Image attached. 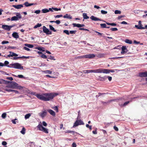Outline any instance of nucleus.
<instances>
[{
	"label": "nucleus",
	"instance_id": "nucleus-1",
	"mask_svg": "<svg viewBox=\"0 0 147 147\" xmlns=\"http://www.w3.org/2000/svg\"><path fill=\"white\" fill-rule=\"evenodd\" d=\"M28 93L30 94L34 95L38 99L44 101L51 100L58 94V93H45L40 94H36V92L31 91H29Z\"/></svg>",
	"mask_w": 147,
	"mask_h": 147
},
{
	"label": "nucleus",
	"instance_id": "nucleus-2",
	"mask_svg": "<svg viewBox=\"0 0 147 147\" xmlns=\"http://www.w3.org/2000/svg\"><path fill=\"white\" fill-rule=\"evenodd\" d=\"M9 62L7 61H5L4 62V66H7L10 68H13L17 69H23V67L18 63H12L7 65L9 64Z\"/></svg>",
	"mask_w": 147,
	"mask_h": 147
},
{
	"label": "nucleus",
	"instance_id": "nucleus-3",
	"mask_svg": "<svg viewBox=\"0 0 147 147\" xmlns=\"http://www.w3.org/2000/svg\"><path fill=\"white\" fill-rule=\"evenodd\" d=\"M11 88V89H18L19 90H22L23 87L21 86H18V84L17 83L11 82V83L8 85L6 86L5 88Z\"/></svg>",
	"mask_w": 147,
	"mask_h": 147
},
{
	"label": "nucleus",
	"instance_id": "nucleus-4",
	"mask_svg": "<svg viewBox=\"0 0 147 147\" xmlns=\"http://www.w3.org/2000/svg\"><path fill=\"white\" fill-rule=\"evenodd\" d=\"M95 57V55L93 54H90L88 55H86L82 56H79L76 57L75 58V59H81L82 58H94Z\"/></svg>",
	"mask_w": 147,
	"mask_h": 147
},
{
	"label": "nucleus",
	"instance_id": "nucleus-5",
	"mask_svg": "<svg viewBox=\"0 0 147 147\" xmlns=\"http://www.w3.org/2000/svg\"><path fill=\"white\" fill-rule=\"evenodd\" d=\"M37 127L40 130L45 133L48 134L49 133L48 129L43 127L42 125L41 124H39L37 126Z\"/></svg>",
	"mask_w": 147,
	"mask_h": 147
},
{
	"label": "nucleus",
	"instance_id": "nucleus-6",
	"mask_svg": "<svg viewBox=\"0 0 147 147\" xmlns=\"http://www.w3.org/2000/svg\"><path fill=\"white\" fill-rule=\"evenodd\" d=\"M84 123L81 120H77L74 123L73 127L77 126L79 125H84Z\"/></svg>",
	"mask_w": 147,
	"mask_h": 147
},
{
	"label": "nucleus",
	"instance_id": "nucleus-7",
	"mask_svg": "<svg viewBox=\"0 0 147 147\" xmlns=\"http://www.w3.org/2000/svg\"><path fill=\"white\" fill-rule=\"evenodd\" d=\"M92 73H105V69L98 68L96 69H92Z\"/></svg>",
	"mask_w": 147,
	"mask_h": 147
},
{
	"label": "nucleus",
	"instance_id": "nucleus-8",
	"mask_svg": "<svg viewBox=\"0 0 147 147\" xmlns=\"http://www.w3.org/2000/svg\"><path fill=\"white\" fill-rule=\"evenodd\" d=\"M14 26V25L8 26L6 25H3L2 26V28L5 30H6L8 31H10L11 28L13 27Z\"/></svg>",
	"mask_w": 147,
	"mask_h": 147
},
{
	"label": "nucleus",
	"instance_id": "nucleus-9",
	"mask_svg": "<svg viewBox=\"0 0 147 147\" xmlns=\"http://www.w3.org/2000/svg\"><path fill=\"white\" fill-rule=\"evenodd\" d=\"M42 30L43 32L46 33L47 34H52L51 32L45 26H43Z\"/></svg>",
	"mask_w": 147,
	"mask_h": 147
},
{
	"label": "nucleus",
	"instance_id": "nucleus-10",
	"mask_svg": "<svg viewBox=\"0 0 147 147\" xmlns=\"http://www.w3.org/2000/svg\"><path fill=\"white\" fill-rule=\"evenodd\" d=\"M139 76L140 77H147L146 80L147 81V71L139 73Z\"/></svg>",
	"mask_w": 147,
	"mask_h": 147
},
{
	"label": "nucleus",
	"instance_id": "nucleus-11",
	"mask_svg": "<svg viewBox=\"0 0 147 147\" xmlns=\"http://www.w3.org/2000/svg\"><path fill=\"white\" fill-rule=\"evenodd\" d=\"M128 51V50L126 48V46H123L122 47V51L121 52V54H124L125 53H127Z\"/></svg>",
	"mask_w": 147,
	"mask_h": 147
},
{
	"label": "nucleus",
	"instance_id": "nucleus-12",
	"mask_svg": "<svg viewBox=\"0 0 147 147\" xmlns=\"http://www.w3.org/2000/svg\"><path fill=\"white\" fill-rule=\"evenodd\" d=\"M4 90L8 92H14L16 94H19V92L17 91L14 90H11L10 89H8L7 88H5L4 89Z\"/></svg>",
	"mask_w": 147,
	"mask_h": 147
},
{
	"label": "nucleus",
	"instance_id": "nucleus-13",
	"mask_svg": "<svg viewBox=\"0 0 147 147\" xmlns=\"http://www.w3.org/2000/svg\"><path fill=\"white\" fill-rule=\"evenodd\" d=\"M47 113L45 111H43L39 113V115L42 118L44 117L47 115Z\"/></svg>",
	"mask_w": 147,
	"mask_h": 147
},
{
	"label": "nucleus",
	"instance_id": "nucleus-14",
	"mask_svg": "<svg viewBox=\"0 0 147 147\" xmlns=\"http://www.w3.org/2000/svg\"><path fill=\"white\" fill-rule=\"evenodd\" d=\"M98 80L101 81H104L106 80V77L105 76L101 77V76H98Z\"/></svg>",
	"mask_w": 147,
	"mask_h": 147
},
{
	"label": "nucleus",
	"instance_id": "nucleus-15",
	"mask_svg": "<svg viewBox=\"0 0 147 147\" xmlns=\"http://www.w3.org/2000/svg\"><path fill=\"white\" fill-rule=\"evenodd\" d=\"M47 111L52 115L55 116V112L51 109H47Z\"/></svg>",
	"mask_w": 147,
	"mask_h": 147
},
{
	"label": "nucleus",
	"instance_id": "nucleus-16",
	"mask_svg": "<svg viewBox=\"0 0 147 147\" xmlns=\"http://www.w3.org/2000/svg\"><path fill=\"white\" fill-rule=\"evenodd\" d=\"M12 6L17 9H20L23 7V5L20 4L17 5H13Z\"/></svg>",
	"mask_w": 147,
	"mask_h": 147
},
{
	"label": "nucleus",
	"instance_id": "nucleus-17",
	"mask_svg": "<svg viewBox=\"0 0 147 147\" xmlns=\"http://www.w3.org/2000/svg\"><path fill=\"white\" fill-rule=\"evenodd\" d=\"M90 18L94 21H101L102 20L100 19L99 18H97L93 16H92L90 17Z\"/></svg>",
	"mask_w": 147,
	"mask_h": 147
},
{
	"label": "nucleus",
	"instance_id": "nucleus-18",
	"mask_svg": "<svg viewBox=\"0 0 147 147\" xmlns=\"http://www.w3.org/2000/svg\"><path fill=\"white\" fill-rule=\"evenodd\" d=\"M131 100L130 101H128L126 102H124L123 104H119V105H120V106L121 107H125L130 102H131Z\"/></svg>",
	"mask_w": 147,
	"mask_h": 147
},
{
	"label": "nucleus",
	"instance_id": "nucleus-19",
	"mask_svg": "<svg viewBox=\"0 0 147 147\" xmlns=\"http://www.w3.org/2000/svg\"><path fill=\"white\" fill-rule=\"evenodd\" d=\"M12 36L16 38H18L19 37V36L18 33L16 32H13L12 34Z\"/></svg>",
	"mask_w": 147,
	"mask_h": 147
},
{
	"label": "nucleus",
	"instance_id": "nucleus-20",
	"mask_svg": "<svg viewBox=\"0 0 147 147\" xmlns=\"http://www.w3.org/2000/svg\"><path fill=\"white\" fill-rule=\"evenodd\" d=\"M24 4L26 7H28L34 5L35 4L34 3H29L28 2H26L24 3Z\"/></svg>",
	"mask_w": 147,
	"mask_h": 147
},
{
	"label": "nucleus",
	"instance_id": "nucleus-21",
	"mask_svg": "<svg viewBox=\"0 0 147 147\" xmlns=\"http://www.w3.org/2000/svg\"><path fill=\"white\" fill-rule=\"evenodd\" d=\"M116 100H116V99H112V100H109L107 102L102 101L101 102L103 105H105V104H107L108 103H109L111 102L112 101H116Z\"/></svg>",
	"mask_w": 147,
	"mask_h": 147
},
{
	"label": "nucleus",
	"instance_id": "nucleus-22",
	"mask_svg": "<svg viewBox=\"0 0 147 147\" xmlns=\"http://www.w3.org/2000/svg\"><path fill=\"white\" fill-rule=\"evenodd\" d=\"M114 71L113 69H105V73L108 74L110 72H114Z\"/></svg>",
	"mask_w": 147,
	"mask_h": 147
},
{
	"label": "nucleus",
	"instance_id": "nucleus-23",
	"mask_svg": "<svg viewBox=\"0 0 147 147\" xmlns=\"http://www.w3.org/2000/svg\"><path fill=\"white\" fill-rule=\"evenodd\" d=\"M94 32L97 33V35L100 36H102L103 37H105V36L103 35V33H100L99 32H97V31L94 30Z\"/></svg>",
	"mask_w": 147,
	"mask_h": 147
},
{
	"label": "nucleus",
	"instance_id": "nucleus-24",
	"mask_svg": "<svg viewBox=\"0 0 147 147\" xmlns=\"http://www.w3.org/2000/svg\"><path fill=\"white\" fill-rule=\"evenodd\" d=\"M63 17L64 18H67L69 19H71L72 18V16H71L70 15H68L67 14H66L65 15L63 16Z\"/></svg>",
	"mask_w": 147,
	"mask_h": 147
},
{
	"label": "nucleus",
	"instance_id": "nucleus-25",
	"mask_svg": "<svg viewBox=\"0 0 147 147\" xmlns=\"http://www.w3.org/2000/svg\"><path fill=\"white\" fill-rule=\"evenodd\" d=\"M11 21H17L19 20V19L16 16H14L12 17L11 19Z\"/></svg>",
	"mask_w": 147,
	"mask_h": 147
},
{
	"label": "nucleus",
	"instance_id": "nucleus-26",
	"mask_svg": "<svg viewBox=\"0 0 147 147\" xmlns=\"http://www.w3.org/2000/svg\"><path fill=\"white\" fill-rule=\"evenodd\" d=\"M35 49H38V50L40 51H42L43 52H44L45 51V50H42V49H45V48L44 47H35Z\"/></svg>",
	"mask_w": 147,
	"mask_h": 147
},
{
	"label": "nucleus",
	"instance_id": "nucleus-27",
	"mask_svg": "<svg viewBox=\"0 0 147 147\" xmlns=\"http://www.w3.org/2000/svg\"><path fill=\"white\" fill-rule=\"evenodd\" d=\"M11 121L14 124H16V123H18V121L17 119H13L11 120Z\"/></svg>",
	"mask_w": 147,
	"mask_h": 147
},
{
	"label": "nucleus",
	"instance_id": "nucleus-28",
	"mask_svg": "<svg viewBox=\"0 0 147 147\" xmlns=\"http://www.w3.org/2000/svg\"><path fill=\"white\" fill-rule=\"evenodd\" d=\"M83 71L84 73H92V69L84 70Z\"/></svg>",
	"mask_w": 147,
	"mask_h": 147
},
{
	"label": "nucleus",
	"instance_id": "nucleus-29",
	"mask_svg": "<svg viewBox=\"0 0 147 147\" xmlns=\"http://www.w3.org/2000/svg\"><path fill=\"white\" fill-rule=\"evenodd\" d=\"M49 27L50 29L51 30L53 31L54 32H56L57 31V30H55L52 25H49Z\"/></svg>",
	"mask_w": 147,
	"mask_h": 147
},
{
	"label": "nucleus",
	"instance_id": "nucleus-30",
	"mask_svg": "<svg viewBox=\"0 0 147 147\" xmlns=\"http://www.w3.org/2000/svg\"><path fill=\"white\" fill-rule=\"evenodd\" d=\"M125 41L127 43L129 44H131L132 43V41L128 39H125Z\"/></svg>",
	"mask_w": 147,
	"mask_h": 147
},
{
	"label": "nucleus",
	"instance_id": "nucleus-31",
	"mask_svg": "<svg viewBox=\"0 0 147 147\" xmlns=\"http://www.w3.org/2000/svg\"><path fill=\"white\" fill-rule=\"evenodd\" d=\"M135 28L138 29H142V28H143V26H139L138 25H135Z\"/></svg>",
	"mask_w": 147,
	"mask_h": 147
},
{
	"label": "nucleus",
	"instance_id": "nucleus-32",
	"mask_svg": "<svg viewBox=\"0 0 147 147\" xmlns=\"http://www.w3.org/2000/svg\"><path fill=\"white\" fill-rule=\"evenodd\" d=\"M83 16L84 19H88L89 18V17L87 15V14L85 13L83 14Z\"/></svg>",
	"mask_w": 147,
	"mask_h": 147
},
{
	"label": "nucleus",
	"instance_id": "nucleus-33",
	"mask_svg": "<svg viewBox=\"0 0 147 147\" xmlns=\"http://www.w3.org/2000/svg\"><path fill=\"white\" fill-rule=\"evenodd\" d=\"M24 45L29 48H32L34 47L33 45H32L28 44H25Z\"/></svg>",
	"mask_w": 147,
	"mask_h": 147
},
{
	"label": "nucleus",
	"instance_id": "nucleus-34",
	"mask_svg": "<svg viewBox=\"0 0 147 147\" xmlns=\"http://www.w3.org/2000/svg\"><path fill=\"white\" fill-rule=\"evenodd\" d=\"M42 11L43 13H46L49 12V10L47 9H44L42 10Z\"/></svg>",
	"mask_w": 147,
	"mask_h": 147
},
{
	"label": "nucleus",
	"instance_id": "nucleus-35",
	"mask_svg": "<svg viewBox=\"0 0 147 147\" xmlns=\"http://www.w3.org/2000/svg\"><path fill=\"white\" fill-rule=\"evenodd\" d=\"M72 25H73L74 27H77L78 28H80V24L73 23Z\"/></svg>",
	"mask_w": 147,
	"mask_h": 147
},
{
	"label": "nucleus",
	"instance_id": "nucleus-36",
	"mask_svg": "<svg viewBox=\"0 0 147 147\" xmlns=\"http://www.w3.org/2000/svg\"><path fill=\"white\" fill-rule=\"evenodd\" d=\"M9 53H12V54H10V56L11 57H12L13 56H16L17 57L18 56V55L16 53H14L13 52L12 53L11 52H9Z\"/></svg>",
	"mask_w": 147,
	"mask_h": 147
},
{
	"label": "nucleus",
	"instance_id": "nucleus-37",
	"mask_svg": "<svg viewBox=\"0 0 147 147\" xmlns=\"http://www.w3.org/2000/svg\"><path fill=\"white\" fill-rule=\"evenodd\" d=\"M43 72L46 74H52V71L49 70H45L43 71Z\"/></svg>",
	"mask_w": 147,
	"mask_h": 147
},
{
	"label": "nucleus",
	"instance_id": "nucleus-38",
	"mask_svg": "<svg viewBox=\"0 0 147 147\" xmlns=\"http://www.w3.org/2000/svg\"><path fill=\"white\" fill-rule=\"evenodd\" d=\"M30 116H31L30 114L28 113V114H26L25 116V118L26 119H28Z\"/></svg>",
	"mask_w": 147,
	"mask_h": 147
},
{
	"label": "nucleus",
	"instance_id": "nucleus-39",
	"mask_svg": "<svg viewBox=\"0 0 147 147\" xmlns=\"http://www.w3.org/2000/svg\"><path fill=\"white\" fill-rule=\"evenodd\" d=\"M42 26L41 24L38 23L34 27V28H37L40 27Z\"/></svg>",
	"mask_w": 147,
	"mask_h": 147
},
{
	"label": "nucleus",
	"instance_id": "nucleus-40",
	"mask_svg": "<svg viewBox=\"0 0 147 147\" xmlns=\"http://www.w3.org/2000/svg\"><path fill=\"white\" fill-rule=\"evenodd\" d=\"M106 24L109 25H111L112 26H115L117 25V24L115 23H106Z\"/></svg>",
	"mask_w": 147,
	"mask_h": 147
},
{
	"label": "nucleus",
	"instance_id": "nucleus-41",
	"mask_svg": "<svg viewBox=\"0 0 147 147\" xmlns=\"http://www.w3.org/2000/svg\"><path fill=\"white\" fill-rule=\"evenodd\" d=\"M52 108L55 111L57 112H58V109L57 106H55L53 107H52Z\"/></svg>",
	"mask_w": 147,
	"mask_h": 147
},
{
	"label": "nucleus",
	"instance_id": "nucleus-42",
	"mask_svg": "<svg viewBox=\"0 0 147 147\" xmlns=\"http://www.w3.org/2000/svg\"><path fill=\"white\" fill-rule=\"evenodd\" d=\"M29 57V56L28 57H26L25 56H22L21 57H18V59L21 58H26V59H28Z\"/></svg>",
	"mask_w": 147,
	"mask_h": 147
},
{
	"label": "nucleus",
	"instance_id": "nucleus-43",
	"mask_svg": "<svg viewBox=\"0 0 147 147\" xmlns=\"http://www.w3.org/2000/svg\"><path fill=\"white\" fill-rule=\"evenodd\" d=\"M16 16L19 19H21L22 18V16L19 13H17L16 14Z\"/></svg>",
	"mask_w": 147,
	"mask_h": 147
},
{
	"label": "nucleus",
	"instance_id": "nucleus-44",
	"mask_svg": "<svg viewBox=\"0 0 147 147\" xmlns=\"http://www.w3.org/2000/svg\"><path fill=\"white\" fill-rule=\"evenodd\" d=\"M100 25L101 28H104L106 27V25L105 24H101Z\"/></svg>",
	"mask_w": 147,
	"mask_h": 147
},
{
	"label": "nucleus",
	"instance_id": "nucleus-45",
	"mask_svg": "<svg viewBox=\"0 0 147 147\" xmlns=\"http://www.w3.org/2000/svg\"><path fill=\"white\" fill-rule=\"evenodd\" d=\"M106 77V79L108 78L109 81H111L112 79V78L111 76H105Z\"/></svg>",
	"mask_w": 147,
	"mask_h": 147
},
{
	"label": "nucleus",
	"instance_id": "nucleus-46",
	"mask_svg": "<svg viewBox=\"0 0 147 147\" xmlns=\"http://www.w3.org/2000/svg\"><path fill=\"white\" fill-rule=\"evenodd\" d=\"M121 12V11L119 10H116L115 11V14H120Z\"/></svg>",
	"mask_w": 147,
	"mask_h": 147
},
{
	"label": "nucleus",
	"instance_id": "nucleus-47",
	"mask_svg": "<svg viewBox=\"0 0 147 147\" xmlns=\"http://www.w3.org/2000/svg\"><path fill=\"white\" fill-rule=\"evenodd\" d=\"M41 57L42 58L45 59H47V56L43 54H42L41 55Z\"/></svg>",
	"mask_w": 147,
	"mask_h": 147
},
{
	"label": "nucleus",
	"instance_id": "nucleus-48",
	"mask_svg": "<svg viewBox=\"0 0 147 147\" xmlns=\"http://www.w3.org/2000/svg\"><path fill=\"white\" fill-rule=\"evenodd\" d=\"M25 129L23 127L22 128V131H21V132L22 134H25Z\"/></svg>",
	"mask_w": 147,
	"mask_h": 147
},
{
	"label": "nucleus",
	"instance_id": "nucleus-49",
	"mask_svg": "<svg viewBox=\"0 0 147 147\" xmlns=\"http://www.w3.org/2000/svg\"><path fill=\"white\" fill-rule=\"evenodd\" d=\"M6 114L5 113H4L2 114L1 117L5 119L6 117Z\"/></svg>",
	"mask_w": 147,
	"mask_h": 147
},
{
	"label": "nucleus",
	"instance_id": "nucleus-50",
	"mask_svg": "<svg viewBox=\"0 0 147 147\" xmlns=\"http://www.w3.org/2000/svg\"><path fill=\"white\" fill-rule=\"evenodd\" d=\"M86 126L87 127L89 128V129L90 130H92V127L91 125H90L88 124H86Z\"/></svg>",
	"mask_w": 147,
	"mask_h": 147
},
{
	"label": "nucleus",
	"instance_id": "nucleus-51",
	"mask_svg": "<svg viewBox=\"0 0 147 147\" xmlns=\"http://www.w3.org/2000/svg\"><path fill=\"white\" fill-rule=\"evenodd\" d=\"M65 133H74V131H73L67 130L65 132Z\"/></svg>",
	"mask_w": 147,
	"mask_h": 147
},
{
	"label": "nucleus",
	"instance_id": "nucleus-52",
	"mask_svg": "<svg viewBox=\"0 0 147 147\" xmlns=\"http://www.w3.org/2000/svg\"><path fill=\"white\" fill-rule=\"evenodd\" d=\"M76 32V30H71L69 31V33L70 34H75Z\"/></svg>",
	"mask_w": 147,
	"mask_h": 147
},
{
	"label": "nucleus",
	"instance_id": "nucleus-53",
	"mask_svg": "<svg viewBox=\"0 0 147 147\" xmlns=\"http://www.w3.org/2000/svg\"><path fill=\"white\" fill-rule=\"evenodd\" d=\"M9 43V42L8 41L4 40V41H3L2 42L1 44H2L3 45V44H7V43Z\"/></svg>",
	"mask_w": 147,
	"mask_h": 147
},
{
	"label": "nucleus",
	"instance_id": "nucleus-54",
	"mask_svg": "<svg viewBox=\"0 0 147 147\" xmlns=\"http://www.w3.org/2000/svg\"><path fill=\"white\" fill-rule=\"evenodd\" d=\"M101 13L102 14H106L107 13V11L103 10H101Z\"/></svg>",
	"mask_w": 147,
	"mask_h": 147
},
{
	"label": "nucleus",
	"instance_id": "nucleus-55",
	"mask_svg": "<svg viewBox=\"0 0 147 147\" xmlns=\"http://www.w3.org/2000/svg\"><path fill=\"white\" fill-rule=\"evenodd\" d=\"M110 30L112 31H117L118 30L117 28H111Z\"/></svg>",
	"mask_w": 147,
	"mask_h": 147
},
{
	"label": "nucleus",
	"instance_id": "nucleus-56",
	"mask_svg": "<svg viewBox=\"0 0 147 147\" xmlns=\"http://www.w3.org/2000/svg\"><path fill=\"white\" fill-rule=\"evenodd\" d=\"M48 59H50L51 60H55V59H54V57L53 56H50V57L48 58Z\"/></svg>",
	"mask_w": 147,
	"mask_h": 147
},
{
	"label": "nucleus",
	"instance_id": "nucleus-57",
	"mask_svg": "<svg viewBox=\"0 0 147 147\" xmlns=\"http://www.w3.org/2000/svg\"><path fill=\"white\" fill-rule=\"evenodd\" d=\"M17 77L21 78H24V77L22 75H19Z\"/></svg>",
	"mask_w": 147,
	"mask_h": 147
},
{
	"label": "nucleus",
	"instance_id": "nucleus-58",
	"mask_svg": "<svg viewBox=\"0 0 147 147\" xmlns=\"http://www.w3.org/2000/svg\"><path fill=\"white\" fill-rule=\"evenodd\" d=\"M52 9L53 10H54L55 11H58L59 10H61V8L58 9V8H53V7H52Z\"/></svg>",
	"mask_w": 147,
	"mask_h": 147
},
{
	"label": "nucleus",
	"instance_id": "nucleus-59",
	"mask_svg": "<svg viewBox=\"0 0 147 147\" xmlns=\"http://www.w3.org/2000/svg\"><path fill=\"white\" fill-rule=\"evenodd\" d=\"M63 32L65 33L67 35L69 34V31L67 30H65L63 31Z\"/></svg>",
	"mask_w": 147,
	"mask_h": 147
},
{
	"label": "nucleus",
	"instance_id": "nucleus-60",
	"mask_svg": "<svg viewBox=\"0 0 147 147\" xmlns=\"http://www.w3.org/2000/svg\"><path fill=\"white\" fill-rule=\"evenodd\" d=\"M63 16V15L61 14L57 15L56 16H55L54 17L55 18H59L61 17H62Z\"/></svg>",
	"mask_w": 147,
	"mask_h": 147
},
{
	"label": "nucleus",
	"instance_id": "nucleus-61",
	"mask_svg": "<svg viewBox=\"0 0 147 147\" xmlns=\"http://www.w3.org/2000/svg\"><path fill=\"white\" fill-rule=\"evenodd\" d=\"M23 49L27 51H30V49L29 48L25 47H23Z\"/></svg>",
	"mask_w": 147,
	"mask_h": 147
},
{
	"label": "nucleus",
	"instance_id": "nucleus-62",
	"mask_svg": "<svg viewBox=\"0 0 147 147\" xmlns=\"http://www.w3.org/2000/svg\"><path fill=\"white\" fill-rule=\"evenodd\" d=\"M82 74V72L81 71H78L76 73V74L77 75L80 76Z\"/></svg>",
	"mask_w": 147,
	"mask_h": 147
},
{
	"label": "nucleus",
	"instance_id": "nucleus-63",
	"mask_svg": "<svg viewBox=\"0 0 147 147\" xmlns=\"http://www.w3.org/2000/svg\"><path fill=\"white\" fill-rule=\"evenodd\" d=\"M7 143L5 141H3L2 143V144L3 146H6L7 144Z\"/></svg>",
	"mask_w": 147,
	"mask_h": 147
},
{
	"label": "nucleus",
	"instance_id": "nucleus-64",
	"mask_svg": "<svg viewBox=\"0 0 147 147\" xmlns=\"http://www.w3.org/2000/svg\"><path fill=\"white\" fill-rule=\"evenodd\" d=\"M72 145V147H76L77 146V145L75 142H73Z\"/></svg>",
	"mask_w": 147,
	"mask_h": 147
}]
</instances>
